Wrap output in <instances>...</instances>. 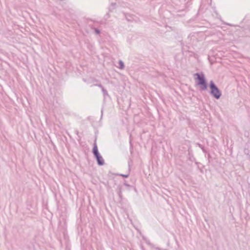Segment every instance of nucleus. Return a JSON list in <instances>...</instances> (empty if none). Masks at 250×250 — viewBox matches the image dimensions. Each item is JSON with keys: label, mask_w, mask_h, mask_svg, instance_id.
Returning <instances> with one entry per match:
<instances>
[{"label": "nucleus", "mask_w": 250, "mask_h": 250, "mask_svg": "<svg viewBox=\"0 0 250 250\" xmlns=\"http://www.w3.org/2000/svg\"><path fill=\"white\" fill-rule=\"evenodd\" d=\"M94 30L96 34H99L100 33V30L97 28H95Z\"/></svg>", "instance_id": "obj_12"}, {"label": "nucleus", "mask_w": 250, "mask_h": 250, "mask_svg": "<svg viewBox=\"0 0 250 250\" xmlns=\"http://www.w3.org/2000/svg\"><path fill=\"white\" fill-rule=\"evenodd\" d=\"M196 76L195 78L196 85L199 86L200 89L202 91H205L208 88V83L205 75L202 72L194 74Z\"/></svg>", "instance_id": "obj_1"}, {"label": "nucleus", "mask_w": 250, "mask_h": 250, "mask_svg": "<svg viewBox=\"0 0 250 250\" xmlns=\"http://www.w3.org/2000/svg\"><path fill=\"white\" fill-rule=\"evenodd\" d=\"M118 175L122 176L124 178H127L129 176V174H118Z\"/></svg>", "instance_id": "obj_10"}, {"label": "nucleus", "mask_w": 250, "mask_h": 250, "mask_svg": "<svg viewBox=\"0 0 250 250\" xmlns=\"http://www.w3.org/2000/svg\"><path fill=\"white\" fill-rule=\"evenodd\" d=\"M209 87L210 89V94L216 99H219L222 95L221 92L212 81H210Z\"/></svg>", "instance_id": "obj_2"}, {"label": "nucleus", "mask_w": 250, "mask_h": 250, "mask_svg": "<svg viewBox=\"0 0 250 250\" xmlns=\"http://www.w3.org/2000/svg\"><path fill=\"white\" fill-rule=\"evenodd\" d=\"M141 248L142 250H145V249H144V247L143 245H141Z\"/></svg>", "instance_id": "obj_14"}, {"label": "nucleus", "mask_w": 250, "mask_h": 250, "mask_svg": "<svg viewBox=\"0 0 250 250\" xmlns=\"http://www.w3.org/2000/svg\"><path fill=\"white\" fill-rule=\"evenodd\" d=\"M157 249H158V250H160V249L159 248H157Z\"/></svg>", "instance_id": "obj_16"}, {"label": "nucleus", "mask_w": 250, "mask_h": 250, "mask_svg": "<svg viewBox=\"0 0 250 250\" xmlns=\"http://www.w3.org/2000/svg\"><path fill=\"white\" fill-rule=\"evenodd\" d=\"M117 193H118V194L119 196V197L121 198L122 194V188L121 187L119 188Z\"/></svg>", "instance_id": "obj_9"}, {"label": "nucleus", "mask_w": 250, "mask_h": 250, "mask_svg": "<svg viewBox=\"0 0 250 250\" xmlns=\"http://www.w3.org/2000/svg\"><path fill=\"white\" fill-rule=\"evenodd\" d=\"M124 185H125V186H126V187H131L129 185H128V184H127L126 183H124Z\"/></svg>", "instance_id": "obj_13"}, {"label": "nucleus", "mask_w": 250, "mask_h": 250, "mask_svg": "<svg viewBox=\"0 0 250 250\" xmlns=\"http://www.w3.org/2000/svg\"><path fill=\"white\" fill-rule=\"evenodd\" d=\"M116 4V3H111V7L109 8V11L110 12L112 11V10L115 8Z\"/></svg>", "instance_id": "obj_7"}, {"label": "nucleus", "mask_w": 250, "mask_h": 250, "mask_svg": "<svg viewBox=\"0 0 250 250\" xmlns=\"http://www.w3.org/2000/svg\"><path fill=\"white\" fill-rule=\"evenodd\" d=\"M94 85L98 86V87H99L100 88H101L102 91L103 93L104 96V97L106 96H108V94L107 90L105 89H104V88L103 87V86L101 84H94Z\"/></svg>", "instance_id": "obj_5"}, {"label": "nucleus", "mask_w": 250, "mask_h": 250, "mask_svg": "<svg viewBox=\"0 0 250 250\" xmlns=\"http://www.w3.org/2000/svg\"><path fill=\"white\" fill-rule=\"evenodd\" d=\"M197 145L199 146V147H200L202 149V150L204 152H206L205 149L204 148V147L202 145H201V144H200L199 143H198Z\"/></svg>", "instance_id": "obj_11"}, {"label": "nucleus", "mask_w": 250, "mask_h": 250, "mask_svg": "<svg viewBox=\"0 0 250 250\" xmlns=\"http://www.w3.org/2000/svg\"><path fill=\"white\" fill-rule=\"evenodd\" d=\"M125 17L126 20L128 21L131 22L132 21V18L130 16L127 15L125 14Z\"/></svg>", "instance_id": "obj_8"}, {"label": "nucleus", "mask_w": 250, "mask_h": 250, "mask_svg": "<svg viewBox=\"0 0 250 250\" xmlns=\"http://www.w3.org/2000/svg\"><path fill=\"white\" fill-rule=\"evenodd\" d=\"M96 159L97 164L99 166H103L104 164V160L103 159L102 156L100 155V154L94 156Z\"/></svg>", "instance_id": "obj_3"}, {"label": "nucleus", "mask_w": 250, "mask_h": 250, "mask_svg": "<svg viewBox=\"0 0 250 250\" xmlns=\"http://www.w3.org/2000/svg\"><path fill=\"white\" fill-rule=\"evenodd\" d=\"M96 141H97V137H95L94 142L93 144V147L92 149V153L93 154L94 156L100 154V153L99 152V151H98Z\"/></svg>", "instance_id": "obj_4"}, {"label": "nucleus", "mask_w": 250, "mask_h": 250, "mask_svg": "<svg viewBox=\"0 0 250 250\" xmlns=\"http://www.w3.org/2000/svg\"><path fill=\"white\" fill-rule=\"evenodd\" d=\"M119 68L121 69H124L125 68V65H124V62L121 61V60H120L119 61Z\"/></svg>", "instance_id": "obj_6"}, {"label": "nucleus", "mask_w": 250, "mask_h": 250, "mask_svg": "<svg viewBox=\"0 0 250 250\" xmlns=\"http://www.w3.org/2000/svg\"><path fill=\"white\" fill-rule=\"evenodd\" d=\"M106 16L107 17V18H108L110 17L109 13H107V14L106 15Z\"/></svg>", "instance_id": "obj_15"}]
</instances>
